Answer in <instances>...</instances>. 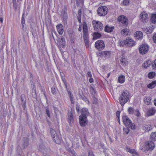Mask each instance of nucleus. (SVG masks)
<instances>
[{
    "label": "nucleus",
    "mask_w": 156,
    "mask_h": 156,
    "mask_svg": "<svg viewBox=\"0 0 156 156\" xmlns=\"http://www.w3.org/2000/svg\"><path fill=\"white\" fill-rule=\"evenodd\" d=\"M89 113L87 109L83 108L82 109V113L79 117V122L81 126H84L88 123L87 116L89 115Z\"/></svg>",
    "instance_id": "nucleus-1"
},
{
    "label": "nucleus",
    "mask_w": 156,
    "mask_h": 156,
    "mask_svg": "<svg viewBox=\"0 0 156 156\" xmlns=\"http://www.w3.org/2000/svg\"><path fill=\"white\" fill-rule=\"evenodd\" d=\"M129 93L127 90L123 91L119 97V101L122 106L126 103L129 99Z\"/></svg>",
    "instance_id": "nucleus-2"
},
{
    "label": "nucleus",
    "mask_w": 156,
    "mask_h": 156,
    "mask_svg": "<svg viewBox=\"0 0 156 156\" xmlns=\"http://www.w3.org/2000/svg\"><path fill=\"white\" fill-rule=\"evenodd\" d=\"M123 122L126 126H128L132 129H135V125L132 122L129 118L126 116H123L122 117Z\"/></svg>",
    "instance_id": "nucleus-3"
},
{
    "label": "nucleus",
    "mask_w": 156,
    "mask_h": 156,
    "mask_svg": "<svg viewBox=\"0 0 156 156\" xmlns=\"http://www.w3.org/2000/svg\"><path fill=\"white\" fill-rule=\"evenodd\" d=\"M93 25L94 29L97 31H100L103 28V26L101 22L94 20L92 22Z\"/></svg>",
    "instance_id": "nucleus-4"
},
{
    "label": "nucleus",
    "mask_w": 156,
    "mask_h": 156,
    "mask_svg": "<svg viewBox=\"0 0 156 156\" xmlns=\"http://www.w3.org/2000/svg\"><path fill=\"white\" fill-rule=\"evenodd\" d=\"M108 9L105 6L99 7L97 10L98 14L100 16H104L106 15L107 13Z\"/></svg>",
    "instance_id": "nucleus-5"
},
{
    "label": "nucleus",
    "mask_w": 156,
    "mask_h": 156,
    "mask_svg": "<svg viewBox=\"0 0 156 156\" xmlns=\"http://www.w3.org/2000/svg\"><path fill=\"white\" fill-rule=\"evenodd\" d=\"M146 145L145 146V149L143 151L146 152L148 150H152L154 147V143L151 141H148L146 143Z\"/></svg>",
    "instance_id": "nucleus-6"
},
{
    "label": "nucleus",
    "mask_w": 156,
    "mask_h": 156,
    "mask_svg": "<svg viewBox=\"0 0 156 156\" xmlns=\"http://www.w3.org/2000/svg\"><path fill=\"white\" fill-rule=\"evenodd\" d=\"M95 48L99 50H102L105 47V44L104 41L101 40L97 41L95 43Z\"/></svg>",
    "instance_id": "nucleus-7"
},
{
    "label": "nucleus",
    "mask_w": 156,
    "mask_h": 156,
    "mask_svg": "<svg viewBox=\"0 0 156 156\" xmlns=\"http://www.w3.org/2000/svg\"><path fill=\"white\" fill-rule=\"evenodd\" d=\"M149 48L148 45L146 44H143L139 48V52L141 54H144L148 51Z\"/></svg>",
    "instance_id": "nucleus-8"
},
{
    "label": "nucleus",
    "mask_w": 156,
    "mask_h": 156,
    "mask_svg": "<svg viewBox=\"0 0 156 156\" xmlns=\"http://www.w3.org/2000/svg\"><path fill=\"white\" fill-rule=\"evenodd\" d=\"M118 21L124 25L126 26L128 24V20L126 17L124 15L119 16L118 19Z\"/></svg>",
    "instance_id": "nucleus-9"
},
{
    "label": "nucleus",
    "mask_w": 156,
    "mask_h": 156,
    "mask_svg": "<svg viewBox=\"0 0 156 156\" xmlns=\"http://www.w3.org/2000/svg\"><path fill=\"white\" fill-rule=\"evenodd\" d=\"M141 21L143 23H146L148 21V17L147 13L144 12L140 14Z\"/></svg>",
    "instance_id": "nucleus-10"
},
{
    "label": "nucleus",
    "mask_w": 156,
    "mask_h": 156,
    "mask_svg": "<svg viewBox=\"0 0 156 156\" xmlns=\"http://www.w3.org/2000/svg\"><path fill=\"white\" fill-rule=\"evenodd\" d=\"M126 44L129 47L133 46L135 44V42L130 38H126Z\"/></svg>",
    "instance_id": "nucleus-11"
},
{
    "label": "nucleus",
    "mask_w": 156,
    "mask_h": 156,
    "mask_svg": "<svg viewBox=\"0 0 156 156\" xmlns=\"http://www.w3.org/2000/svg\"><path fill=\"white\" fill-rule=\"evenodd\" d=\"M39 150L44 153H47L50 151L49 148L46 147L45 146L41 144L39 147Z\"/></svg>",
    "instance_id": "nucleus-12"
},
{
    "label": "nucleus",
    "mask_w": 156,
    "mask_h": 156,
    "mask_svg": "<svg viewBox=\"0 0 156 156\" xmlns=\"http://www.w3.org/2000/svg\"><path fill=\"white\" fill-rule=\"evenodd\" d=\"M57 29L58 34L62 35L64 32L63 26L61 24H59L56 26Z\"/></svg>",
    "instance_id": "nucleus-13"
},
{
    "label": "nucleus",
    "mask_w": 156,
    "mask_h": 156,
    "mask_svg": "<svg viewBox=\"0 0 156 156\" xmlns=\"http://www.w3.org/2000/svg\"><path fill=\"white\" fill-rule=\"evenodd\" d=\"M101 56L106 58H108L111 55V52L109 51H102L101 53Z\"/></svg>",
    "instance_id": "nucleus-14"
},
{
    "label": "nucleus",
    "mask_w": 156,
    "mask_h": 156,
    "mask_svg": "<svg viewBox=\"0 0 156 156\" xmlns=\"http://www.w3.org/2000/svg\"><path fill=\"white\" fill-rule=\"evenodd\" d=\"M63 16L64 21L66 22L67 18V8L66 6H64V7Z\"/></svg>",
    "instance_id": "nucleus-15"
},
{
    "label": "nucleus",
    "mask_w": 156,
    "mask_h": 156,
    "mask_svg": "<svg viewBox=\"0 0 156 156\" xmlns=\"http://www.w3.org/2000/svg\"><path fill=\"white\" fill-rule=\"evenodd\" d=\"M156 110L154 108H149L147 112V115L148 116L152 115L155 114L156 112Z\"/></svg>",
    "instance_id": "nucleus-16"
},
{
    "label": "nucleus",
    "mask_w": 156,
    "mask_h": 156,
    "mask_svg": "<svg viewBox=\"0 0 156 156\" xmlns=\"http://www.w3.org/2000/svg\"><path fill=\"white\" fill-rule=\"evenodd\" d=\"M83 37L85 44L87 48L89 47V41L87 37V34H83Z\"/></svg>",
    "instance_id": "nucleus-17"
},
{
    "label": "nucleus",
    "mask_w": 156,
    "mask_h": 156,
    "mask_svg": "<svg viewBox=\"0 0 156 156\" xmlns=\"http://www.w3.org/2000/svg\"><path fill=\"white\" fill-rule=\"evenodd\" d=\"M152 63V62L150 60L146 61L142 65L143 67L145 68H147Z\"/></svg>",
    "instance_id": "nucleus-18"
},
{
    "label": "nucleus",
    "mask_w": 156,
    "mask_h": 156,
    "mask_svg": "<svg viewBox=\"0 0 156 156\" xmlns=\"http://www.w3.org/2000/svg\"><path fill=\"white\" fill-rule=\"evenodd\" d=\"M135 37L136 39H141L143 37V34L141 31H136L135 34Z\"/></svg>",
    "instance_id": "nucleus-19"
},
{
    "label": "nucleus",
    "mask_w": 156,
    "mask_h": 156,
    "mask_svg": "<svg viewBox=\"0 0 156 156\" xmlns=\"http://www.w3.org/2000/svg\"><path fill=\"white\" fill-rule=\"evenodd\" d=\"M152 129V127L150 125H145L142 127V129L146 132H148Z\"/></svg>",
    "instance_id": "nucleus-20"
},
{
    "label": "nucleus",
    "mask_w": 156,
    "mask_h": 156,
    "mask_svg": "<svg viewBox=\"0 0 156 156\" xmlns=\"http://www.w3.org/2000/svg\"><path fill=\"white\" fill-rule=\"evenodd\" d=\"M21 98L22 102V105L23 108H25L26 107V99L24 95L22 94L21 95Z\"/></svg>",
    "instance_id": "nucleus-21"
},
{
    "label": "nucleus",
    "mask_w": 156,
    "mask_h": 156,
    "mask_svg": "<svg viewBox=\"0 0 156 156\" xmlns=\"http://www.w3.org/2000/svg\"><path fill=\"white\" fill-rule=\"evenodd\" d=\"M59 44L61 47L64 48L65 47V40L64 38H61L59 40Z\"/></svg>",
    "instance_id": "nucleus-22"
},
{
    "label": "nucleus",
    "mask_w": 156,
    "mask_h": 156,
    "mask_svg": "<svg viewBox=\"0 0 156 156\" xmlns=\"http://www.w3.org/2000/svg\"><path fill=\"white\" fill-rule=\"evenodd\" d=\"M154 28L155 27L154 26L151 25L147 28L145 31L147 34H149L152 32Z\"/></svg>",
    "instance_id": "nucleus-23"
},
{
    "label": "nucleus",
    "mask_w": 156,
    "mask_h": 156,
    "mask_svg": "<svg viewBox=\"0 0 156 156\" xmlns=\"http://www.w3.org/2000/svg\"><path fill=\"white\" fill-rule=\"evenodd\" d=\"M114 29V27H110L108 25H106L105 28V31L109 33L112 32Z\"/></svg>",
    "instance_id": "nucleus-24"
},
{
    "label": "nucleus",
    "mask_w": 156,
    "mask_h": 156,
    "mask_svg": "<svg viewBox=\"0 0 156 156\" xmlns=\"http://www.w3.org/2000/svg\"><path fill=\"white\" fill-rule=\"evenodd\" d=\"M145 103L147 105H149L151 102V98L149 97H145L144 99Z\"/></svg>",
    "instance_id": "nucleus-25"
},
{
    "label": "nucleus",
    "mask_w": 156,
    "mask_h": 156,
    "mask_svg": "<svg viewBox=\"0 0 156 156\" xmlns=\"http://www.w3.org/2000/svg\"><path fill=\"white\" fill-rule=\"evenodd\" d=\"M126 150L127 151L131 154H135L137 156L138 155V154L135 151V150L134 149H130L129 147H126Z\"/></svg>",
    "instance_id": "nucleus-26"
},
{
    "label": "nucleus",
    "mask_w": 156,
    "mask_h": 156,
    "mask_svg": "<svg viewBox=\"0 0 156 156\" xmlns=\"http://www.w3.org/2000/svg\"><path fill=\"white\" fill-rule=\"evenodd\" d=\"M156 86V80L152 81L147 86V87L149 88L152 89L155 87Z\"/></svg>",
    "instance_id": "nucleus-27"
},
{
    "label": "nucleus",
    "mask_w": 156,
    "mask_h": 156,
    "mask_svg": "<svg viewBox=\"0 0 156 156\" xmlns=\"http://www.w3.org/2000/svg\"><path fill=\"white\" fill-rule=\"evenodd\" d=\"M119 82L122 83L125 81V77L124 75L120 76L118 78Z\"/></svg>",
    "instance_id": "nucleus-28"
},
{
    "label": "nucleus",
    "mask_w": 156,
    "mask_h": 156,
    "mask_svg": "<svg viewBox=\"0 0 156 156\" xmlns=\"http://www.w3.org/2000/svg\"><path fill=\"white\" fill-rule=\"evenodd\" d=\"M52 138L53 140L55 143L58 144H59L60 143V140L58 138V136H57V135L53 137Z\"/></svg>",
    "instance_id": "nucleus-29"
},
{
    "label": "nucleus",
    "mask_w": 156,
    "mask_h": 156,
    "mask_svg": "<svg viewBox=\"0 0 156 156\" xmlns=\"http://www.w3.org/2000/svg\"><path fill=\"white\" fill-rule=\"evenodd\" d=\"M121 33L123 36L127 35L129 33V29L127 28L123 29L121 30Z\"/></svg>",
    "instance_id": "nucleus-30"
},
{
    "label": "nucleus",
    "mask_w": 156,
    "mask_h": 156,
    "mask_svg": "<svg viewBox=\"0 0 156 156\" xmlns=\"http://www.w3.org/2000/svg\"><path fill=\"white\" fill-rule=\"evenodd\" d=\"M83 34H87V24L86 23H83Z\"/></svg>",
    "instance_id": "nucleus-31"
},
{
    "label": "nucleus",
    "mask_w": 156,
    "mask_h": 156,
    "mask_svg": "<svg viewBox=\"0 0 156 156\" xmlns=\"http://www.w3.org/2000/svg\"><path fill=\"white\" fill-rule=\"evenodd\" d=\"M151 21L153 23H156V14H153L151 18Z\"/></svg>",
    "instance_id": "nucleus-32"
},
{
    "label": "nucleus",
    "mask_w": 156,
    "mask_h": 156,
    "mask_svg": "<svg viewBox=\"0 0 156 156\" xmlns=\"http://www.w3.org/2000/svg\"><path fill=\"white\" fill-rule=\"evenodd\" d=\"M151 137L152 140H156V132L151 133Z\"/></svg>",
    "instance_id": "nucleus-33"
},
{
    "label": "nucleus",
    "mask_w": 156,
    "mask_h": 156,
    "mask_svg": "<svg viewBox=\"0 0 156 156\" xmlns=\"http://www.w3.org/2000/svg\"><path fill=\"white\" fill-rule=\"evenodd\" d=\"M89 89L91 94H92L93 96H95L96 92L93 87L92 86H91L90 87Z\"/></svg>",
    "instance_id": "nucleus-34"
},
{
    "label": "nucleus",
    "mask_w": 156,
    "mask_h": 156,
    "mask_svg": "<svg viewBox=\"0 0 156 156\" xmlns=\"http://www.w3.org/2000/svg\"><path fill=\"white\" fill-rule=\"evenodd\" d=\"M118 44L120 46H123L124 45L126 44V40H124L123 41L122 40H119Z\"/></svg>",
    "instance_id": "nucleus-35"
},
{
    "label": "nucleus",
    "mask_w": 156,
    "mask_h": 156,
    "mask_svg": "<svg viewBox=\"0 0 156 156\" xmlns=\"http://www.w3.org/2000/svg\"><path fill=\"white\" fill-rule=\"evenodd\" d=\"M94 37L96 38H99L101 36V34L98 32L94 33Z\"/></svg>",
    "instance_id": "nucleus-36"
},
{
    "label": "nucleus",
    "mask_w": 156,
    "mask_h": 156,
    "mask_svg": "<svg viewBox=\"0 0 156 156\" xmlns=\"http://www.w3.org/2000/svg\"><path fill=\"white\" fill-rule=\"evenodd\" d=\"M50 132L51 135L52 136V137H53L57 135L55 131L53 129H51Z\"/></svg>",
    "instance_id": "nucleus-37"
},
{
    "label": "nucleus",
    "mask_w": 156,
    "mask_h": 156,
    "mask_svg": "<svg viewBox=\"0 0 156 156\" xmlns=\"http://www.w3.org/2000/svg\"><path fill=\"white\" fill-rule=\"evenodd\" d=\"M134 111L133 108L132 107H129L128 109V112L130 114H133Z\"/></svg>",
    "instance_id": "nucleus-38"
},
{
    "label": "nucleus",
    "mask_w": 156,
    "mask_h": 156,
    "mask_svg": "<svg viewBox=\"0 0 156 156\" xmlns=\"http://www.w3.org/2000/svg\"><path fill=\"white\" fill-rule=\"evenodd\" d=\"M155 75V73L152 72L149 73L148 75V77L150 78H152Z\"/></svg>",
    "instance_id": "nucleus-39"
},
{
    "label": "nucleus",
    "mask_w": 156,
    "mask_h": 156,
    "mask_svg": "<svg viewBox=\"0 0 156 156\" xmlns=\"http://www.w3.org/2000/svg\"><path fill=\"white\" fill-rule=\"evenodd\" d=\"M123 130L124 132V133H125L127 134L129 133V129L128 127L124 128L123 129Z\"/></svg>",
    "instance_id": "nucleus-40"
},
{
    "label": "nucleus",
    "mask_w": 156,
    "mask_h": 156,
    "mask_svg": "<svg viewBox=\"0 0 156 156\" xmlns=\"http://www.w3.org/2000/svg\"><path fill=\"white\" fill-rule=\"evenodd\" d=\"M120 62H121V65H124L125 64H126V61L125 58H121L120 59Z\"/></svg>",
    "instance_id": "nucleus-41"
},
{
    "label": "nucleus",
    "mask_w": 156,
    "mask_h": 156,
    "mask_svg": "<svg viewBox=\"0 0 156 156\" xmlns=\"http://www.w3.org/2000/svg\"><path fill=\"white\" fill-rule=\"evenodd\" d=\"M69 116L68 119L70 121V122H72L73 120V115L71 112L70 113H69Z\"/></svg>",
    "instance_id": "nucleus-42"
},
{
    "label": "nucleus",
    "mask_w": 156,
    "mask_h": 156,
    "mask_svg": "<svg viewBox=\"0 0 156 156\" xmlns=\"http://www.w3.org/2000/svg\"><path fill=\"white\" fill-rule=\"evenodd\" d=\"M68 94H69V98H70L71 101V103H72L73 104V95L71 93V92L70 91H69L68 92Z\"/></svg>",
    "instance_id": "nucleus-43"
},
{
    "label": "nucleus",
    "mask_w": 156,
    "mask_h": 156,
    "mask_svg": "<svg viewBox=\"0 0 156 156\" xmlns=\"http://www.w3.org/2000/svg\"><path fill=\"white\" fill-rule=\"evenodd\" d=\"M129 0H124L123 1V4L125 5H129Z\"/></svg>",
    "instance_id": "nucleus-44"
},
{
    "label": "nucleus",
    "mask_w": 156,
    "mask_h": 156,
    "mask_svg": "<svg viewBox=\"0 0 156 156\" xmlns=\"http://www.w3.org/2000/svg\"><path fill=\"white\" fill-rule=\"evenodd\" d=\"M151 65L154 69H156V59L154 61L153 63L152 62V63Z\"/></svg>",
    "instance_id": "nucleus-45"
},
{
    "label": "nucleus",
    "mask_w": 156,
    "mask_h": 156,
    "mask_svg": "<svg viewBox=\"0 0 156 156\" xmlns=\"http://www.w3.org/2000/svg\"><path fill=\"white\" fill-rule=\"evenodd\" d=\"M135 115H136L137 116H139L140 113L139 112L138 110L137 109H136L135 110L134 112V113H133Z\"/></svg>",
    "instance_id": "nucleus-46"
},
{
    "label": "nucleus",
    "mask_w": 156,
    "mask_h": 156,
    "mask_svg": "<svg viewBox=\"0 0 156 156\" xmlns=\"http://www.w3.org/2000/svg\"><path fill=\"white\" fill-rule=\"evenodd\" d=\"M46 112L47 116L50 118V115L49 110L48 108H46Z\"/></svg>",
    "instance_id": "nucleus-47"
},
{
    "label": "nucleus",
    "mask_w": 156,
    "mask_h": 156,
    "mask_svg": "<svg viewBox=\"0 0 156 156\" xmlns=\"http://www.w3.org/2000/svg\"><path fill=\"white\" fill-rule=\"evenodd\" d=\"M94 100L93 101V103L94 104H97L98 101V99L95 97V96H93Z\"/></svg>",
    "instance_id": "nucleus-48"
},
{
    "label": "nucleus",
    "mask_w": 156,
    "mask_h": 156,
    "mask_svg": "<svg viewBox=\"0 0 156 156\" xmlns=\"http://www.w3.org/2000/svg\"><path fill=\"white\" fill-rule=\"evenodd\" d=\"M51 92L53 94H55L56 93V89L54 87H52L51 88Z\"/></svg>",
    "instance_id": "nucleus-49"
},
{
    "label": "nucleus",
    "mask_w": 156,
    "mask_h": 156,
    "mask_svg": "<svg viewBox=\"0 0 156 156\" xmlns=\"http://www.w3.org/2000/svg\"><path fill=\"white\" fill-rule=\"evenodd\" d=\"M25 20L24 19V16L23 15L22 16L21 19V24L25 23Z\"/></svg>",
    "instance_id": "nucleus-50"
},
{
    "label": "nucleus",
    "mask_w": 156,
    "mask_h": 156,
    "mask_svg": "<svg viewBox=\"0 0 156 156\" xmlns=\"http://www.w3.org/2000/svg\"><path fill=\"white\" fill-rule=\"evenodd\" d=\"M153 39L154 42L156 43V34H154L153 37Z\"/></svg>",
    "instance_id": "nucleus-51"
},
{
    "label": "nucleus",
    "mask_w": 156,
    "mask_h": 156,
    "mask_svg": "<svg viewBox=\"0 0 156 156\" xmlns=\"http://www.w3.org/2000/svg\"><path fill=\"white\" fill-rule=\"evenodd\" d=\"M88 156H94L92 151H89L88 153Z\"/></svg>",
    "instance_id": "nucleus-52"
},
{
    "label": "nucleus",
    "mask_w": 156,
    "mask_h": 156,
    "mask_svg": "<svg viewBox=\"0 0 156 156\" xmlns=\"http://www.w3.org/2000/svg\"><path fill=\"white\" fill-rule=\"evenodd\" d=\"M116 116L118 118V119H119L120 115V112L119 111H117L116 113Z\"/></svg>",
    "instance_id": "nucleus-53"
},
{
    "label": "nucleus",
    "mask_w": 156,
    "mask_h": 156,
    "mask_svg": "<svg viewBox=\"0 0 156 156\" xmlns=\"http://www.w3.org/2000/svg\"><path fill=\"white\" fill-rule=\"evenodd\" d=\"M87 76L89 77H92V75L91 74V72L89 71L87 73Z\"/></svg>",
    "instance_id": "nucleus-54"
},
{
    "label": "nucleus",
    "mask_w": 156,
    "mask_h": 156,
    "mask_svg": "<svg viewBox=\"0 0 156 156\" xmlns=\"http://www.w3.org/2000/svg\"><path fill=\"white\" fill-rule=\"evenodd\" d=\"M83 99L84 101L86 103L88 102L89 103V101L87 99V98L85 97H84L82 98Z\"/></svg>",
    "instance_id": "nucleus-55"
},
{
    "label": "nucleus",
    "mask_w": 156,
    "mask_h": 156,
    "mask_svg": "<svg viewBox=\"0 0 156 156\" xmlns=\"http://www.w3.org/2000/svg\"><path fill=\"white\" fill-rule=\"evenodd\" d=\"M3 34L2 33L1 35V37H0V41H2V40L3 38Z\"/></svg>",
    "instance_id": "nucleus-56"
},
{
    "label": "nucleus",
    "mask_w": 156,
    "mask_h": 156,
    "mask_svg": "<svg viewBox=\"0 0 156 156\" xmlns=\"http://www.w3.org/2000/svg\"><path fill=\"white\" fill-rule=\"evenodd\" d=\"M12 2L13 5V6H15V5H16V0H12Z\"/></svg>",
    "instance_id": "nucleus-57"
},
{
    "label": "nucleus",
    "mask_w": 156,
    "mask_h": 156,
    "mask_svg": "<svg viewBox=\"0 0 156 156\" xmlns=\"http://www.w3.org/2000/svg\"><path fill=\"white\" fill-rule=\"evenodd\" d=\"M89 81L90 83H91L93 82V79L91 77H90V78L89 80Z\"/></svg>",
    "instance_id": "nucleus-58"
},
{
    "label": "nucleus",
    "mask_w": 156,
    "mask_h": 156,
    "mask_svg": "<svg viewBox=\"0 0 156 156\" xmlns=\"http://www.w3.org/2000/svg\"><path fill=\"white\" fill-rule=\"evenodd\" d=\"M80 108L78 106H76V110L77 112H79V111Z\"/></svg>",
    "instance_id": "nucleus-59"
},
{
    "label": "nucleus",
    "mask_w": 156,
    "mask_h": 156,
    "mask_svg": "<svg viewBox=\"0 0 156 156\" xmlns=\"http://www.w3.org/2000/svg\"><path fill=\"white\" fill-rule=\"evenodd\" d=\"M76 3L77 5H79L80 0H76Z\"/></svg>",
    "instance_id": "nucleus-60"
},
{
    "label": "nucleus",
    "mask_w": 156,
    "mask_h": 156,
    "mask_svg": "<svg viewBox=\"0 0 156 156\" xmlns=\"http://www.w3.org/2000/svg\"><path fill=\"white\" fill-rule=\"evenodd\" d=\"M0 21L1 23L3 22V19L2 18H0Z\"/></svg>",
    "instance_id": "nucleus-61"
},
{
    "label": "nucleus",
    "mask_w": 156,
    "mask_h": 156,
    "mask_svg": "<svg viewBox=\"0 0 156 156\" xmlns=\"http://www.w3.org/2000/svg\"><path fill=\"white\" fill-rule=\"evenodd\" d=\"M22 29H23L24 28L25 23L22 24Z\"/></svg>",
    "instance_id": "nucleus-62"
},
{
    "label": "nucleus",
    "mask_w": 156,
    "mask_h": 156,
    "mask_svg": "<svg viewBox=\"0 0 156 156\" xmlns=\"http://www.w3.org/2000/svg\"><path fill=\"white\" fill-rule=\"evenodd\" d=\"M154 105L156 106V99L154 101Z\"/></svg>",
    "instance_id": "nucleus-63"
},
{
    "label": "nucleus",
    "mask_w": 156,
    "mask_h": 156,
    "mask_svg": "<svg viewBox=\"0 0 156 156\" xmlns=\"http://www.w3.org/2000/svg\"><path fill=\"white\" fill-rule=\"evenodd\" d=\"M78 30L80 31H81V30H82V28H81L80 27L79 28V29H78Z\"/></svg>",
    "instance_id": "nucleus-64"
}]
</instances>
